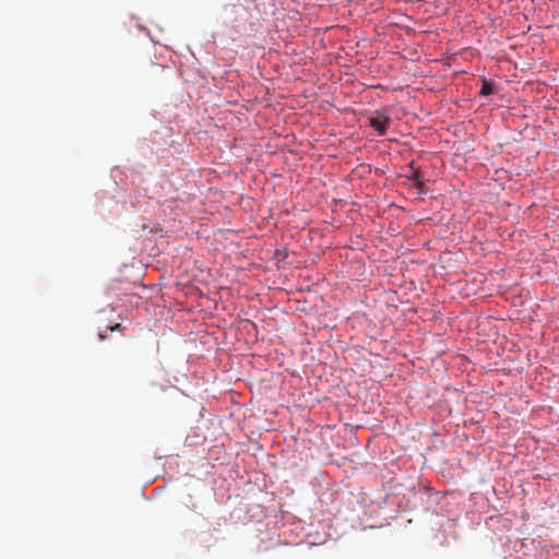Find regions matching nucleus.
I'll return each mask as SVG.
<instances>
[{
	"mask_svg": "<svg viewBox=\"0 0 559 559\" xmlns=\"http://www.w3.org/2000/svg\"><path fill=\"white\" fill-rule=\"evenodd\" d=\"M109 329H110L111 331H118V330H120V329H121V324H120V323H117V324H115L114 326H110Z\"/></svg>",
	"mask_w": 559,
	"mask_h": 559,
	"instance_id": "3",
	"label": "nucleus"
},
{
	"mask_svg": "<svg viewBox=\"0 0 559 559\" xmlns=\"http://www.w3.org/2000/svg\"><path fill=\"white\" fill-rule=\"evenodd\" d=\"M98 336H99V338H100V340H106V338H107V334H106V332H100V333L98 334Z\"/></svg>",
	"mask_w": 559,
	"mask_h": 559,
	"instance_id": "4",
	"label": "nucleus"
},
{
	"mask_svg": "<svg viewBox=\"0 0 559 559\" xmlns=\"http://www.w3.org/2000/svg\"><path fill=\"white\" fill-rule=\"evenodd\" d=\"M424 186V182L418 181L417 187L420 189Z\"/></svg>",
	"mask_w": 559,
	"mask_h": 559,
	"instance_id": "5",
	"label": "nucleus"
},
{
	"mask_svg": "<svg viewBox=\"0 0 559 559\" xmlns=\"http://www.w3.org/2000/svg\"><path fill=\"white\" fill-rule=\"evenodd\" d=\"M493 93V85L489 82H484L483 83V86H481V90H480V94L484 95V96H487V95H490Z\"/></svg>",
	"mask_w": 559,
	"mask_h": 559,
	"instance_id": "2",
	"label": "nucleus"
},
{
	"mask_svg": "<svg viewBox=\"0 0 559 559\" xmlns=\"http://www.w3.org/2000/svg\"><path fill=\"white\" fill-rule=\"evenodd\" d=\"M390 121V117L381 112H376V115L369 119L370 127L373 128L379 135H383L386 132Z\"/></svg>",
	"mask_w": 559,
	"mask_h": 559,
	"instance_id": "1",
	"label": "nucleus"
}]
</instances>
